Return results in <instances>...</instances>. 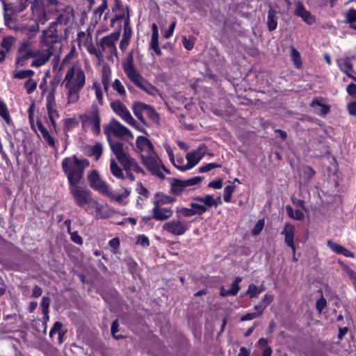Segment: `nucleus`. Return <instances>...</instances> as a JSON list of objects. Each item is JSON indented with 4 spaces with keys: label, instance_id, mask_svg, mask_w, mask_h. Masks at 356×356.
<instances>
[{
    "label": "nucleus",
    "instance_id": "nucleus-44",
    "mask_svg": "<svg viewBox=\"0 0 356 356\" xmlns=\"http://www.w3.org/2000/svg\"><path fill=\"white\" fill-rule=\"evenodd\" d=\"M38 86L37 82L32 79H29L25 83H24V88L26 89V91L27 94H31L33 92V91L36 89Z\"/></svg>",
    "mask_w": 356,
    "mask_h": 356
},
{
    "label": "nucleus",
    "instance_id": "nucleus-31",
    "mask_svg": "<svg viewBox=\"0 0 356 356\" xmlns=\"http://www.w3.org/2000/svg\"><path fill=\"white\" fill-rule=\"evenodd\" d=\"M113 4L112 10L115 13V19H121L124 17L125 10L120 0H112Z\"/></svg>",
    "mask_w": 356,
    "mask_h": 356
},
{
    "label": "nucleus",
    "instance_id": "nucleus-30",
    "mask_svg": "<svg viewBox=\"0 0 356 356\" xmlns=\"http://www.w3.org/2000/svg\"><path fill=\"white\" fill-rule=\"evenodd\" d=\"M277 12L274 9L270 8L268 11L266 22L268 29L270 31H273L277 29Z\"/></svg>",
    "mask_w": 356,
    "mask_h": 356
},
{
    "label": "nucleus",
    "instance_id": "nucleus-14",
    "mask_svg": "<svg viewBox=\"0 0 356 356\" xmlns=\"http://www.w3.org/2000/svg\"><path fill=\"white\" fill-rule=\"evenodd\" d=\"M170 193L176 195H179L183 193L186 187L200 184L202 181V177L197 176L186 180L172 178L170 179Z\"/></svg>",
    "mask_w": 356,
    "mask_h": 356
},
{
    "label": "nucleus",
    "instance_id": "nucleus-5",
    "mask_svg": "<svg viewBox=\"0 0 356 356\" xmlns=\"http://www.w3.org/2000/svg\"><path fill=\"white\" fill-rule=\"evenodd\" d=\"M109 145L112 152L115 154L117 160L125 171L133 170L143 175H145V171L139 165L136 160L124 149L122 143L109 140Z\"/></svg>",
    "mask_w": 356,
    "mask_h": 356
},
{
    "label": "nucleus",
    "instance_id": "nucleus-9",
    "mask_svg": "<svg viewBox=\"0 0 356 356\" xmlns=\"http://www.w3.org/2000/svg\"><path fill=\"white\" fill-rule=\"evenodd\" d=\"M80 118L83 126L90 127L95 134H99L101 119L99 108L96 104H92L90 109L81 115Z\"/></svg>",
    "mask_w": 356,
    "mask_h": 356
},
{
    "label": "nucleus",
    "instance_id": "nucleus-32",
    "mask_svg": "<svg viewBox=\"0 0 356 356\" xmlns=\"http://www.w3.org/2000/svg\"><path fill=\"white\" fill-rule=\"evenodd\" d=\"M82 38H86V41L84 42V45L86 47L87 51L91 54L96 53L97 49L91 42L92 38L90 34H86L85 32L81 31L78 34L79 41L81 40Z\"/></svg>",
    "mask_w": 356,
    "mask_h": 356
},
{
    "label": "nucleus",
    "instance_id": "nucleus-26",
    "mask_svg": "<svg viewBox=\"0 0 356 356\" xmlns=\"http://www.w3.org/2000/svg\"><path fill=\"white\" fill-rule=\"evenodd\" d=\"M4 11H10L11 14H17L22 12L29 5V0H19V5L3 3Z\"/></svg>",
    "mask_w": 356,
    "mask_h": 356
},
{
    "label": "nucleus",
    "instance_id": "nucleus-47",
    "mask_svg": "<svg viewBox=\"0 0 356 356\" xmlns=\"http://www.w3.org/2000/svg\"><path fill=\"white\" fill-rule=\"evenodd\" d=\"M61 327H62V324L60 322H56L49 332V336L51 337H53L54 334H55L56 333H58L60 343H62V339H61L62 334L60 332Z\"/></svg>",
    "mask_w": 356,
    "mask_h": 356
},
{
    "label": "nucleus",
    "instance_id": "nucleus-10",
    "mask_svg": "<svg viewBox=\"0 0 356 356\" xmlns=\"http://www.w3.org/2000/svg\"><path fill=\"white\" fill-rule=\"evenodd\" d=\"M132 110L136 118L144 124H146L143 114L147 115L155 124H159L160 117L159 113L151 106L138 102L133 104Z\"/></svg>",
    "mask_w": 356,
    "mask_h": 356
},
{
    "label": "nucleus",
    "instance_id": "nucleus-15",
    "mask_svg": "<svg viewBox=\"0 0 356 356\" xmlns=\"http://www.w3.org/2000/svg\"><path fill=\"white\" fill-rule=\"evenodd\" d=\"M104 131L107 136L108 142L109 140H111L110 138L111 134H113L115 136L121 138H124L127 136H130L133 138L131 131L116 120H111L108 125L105 126Z\"/></svg>",
    "mask_w": 356,
    "mask_h": 356
},
{
    "label": "nucleus",
    "instance_id": "nucleus-50",
    "mask_svg": "<svg viewBox=\"0 0 356 356\" xmlns=\"http://www.w3.org/2000/svg\"><path fill=\"white\" fill-rule=\"evenodd\" d=\"M44 139L47 141L48 145L51 147L55 146V141L54 138L49 134V131L47 129L44 130H42V132H40Z\"/></svg>",
    "mask_w": 356,
    "mask_h": 356
},
{
    "label": "nucleus",
    "instance_id": "nucleus-7",
    "mask_svg": "<svg viewBox=\"0 0 356 356\" xmlns=\"http://www.w3.org/2000/svg\"><path fill=\"white\" fill-rule=\"evenodd\" d=\"M69 189L75 204L78 207H84L88 205L97 211H101L104 209L102 204L92 198L90 191L81 186L79 183L69 184Z\"/></svg>",
    "mask_w": 356,
    "mask_h": 356
},
{
    "label": "nucleus",
    "instance_id": "nucleus-11",
    "mask_svg": "<svg viewBox=\"0 0 356 356\" xmlns=\"http://www.w3.org/2000/svg\"><path fill=\"white\" fill-rule=\"evenodd\" d=\"M141 161L152 175L162 179L165 178L164 175L161 170V161L156 152L149 154H141Z\"/></svg>",
    "mask_w": 356,
    "mask_h": 356
},
{
    "label": "nucleus",
    "instance_id": "nucleus-54",
    "mask_svg": "<svg viewBox=\"0 0 356 356\" xmlns=\"http://www.w3.org/2000/svg\"><path fill=\"white\" fill-rule=\"evenodd\" d=\"M264 226V220H259L252 230V235H258L263 229Z\"/></svg>",
    "mask_w": 356,
    "mask_h": 356
},
{
    "label": "nucleus",
    "instance_id": "nucleus-22",
    "mask_svg": "<svg viewBox=\"0 0 356 356\" xmlns=\"http://www.w3.org/2000/svg\"><path fill=\"white\" fill-rule=\"evenodd\" d=\"M355 56L346 57L341 60H338V66L339 69L345 73L348 77L356 81V77L352 74L354 72L353 65L351 63V59H354Z\"/></svg>",
    "mask_w": 356,
    "mask_h": 356
},
{
    "label": "nucleus",
    "instance_id": "nucleus-58",
    "mask_svg": "<svg viewBox=\"0 0 356 356\" xmlns=\"http://www.w3.org/2000/svg\"><path fill=\"white\" fill-rule=\"evenodd\" d=\"M346 90L348 94L356 100V85L353 83L348 84Z\"/></svg>",
    "mask_w": 356,
    "mask_h": 356
},
{
    "label": "nucleus",
    "instance_id": "nucleus-2",
    "mask_svg": "<svg viewBox=\"0 0 356 356\" xmlns=\"http://www.w3.org/2000/svg\"><path fill=\"white\" fill-rule=\"evenodd\" d=\"M86 81V75L83 68L79 65L70 66L64 76L62 84L65 88L67 104H74L80 99V92Z\"/></svg>",
    "mask_w": 356,
    "mask_h": 356
},
{
    "label": "nucleus",
    "instance_id": "nucleus-38",
    "mask_svg": "<svg viewBox=\"0 0 356 356\" xmlns=\"http://www.w3.org/2000/svg\"><path fill=\"white\" fill-rule=\"evenodd\" d=\"M265 290V288L263 285H260L257 286L254 284L249 285V287L247 290V293L250 296V298H254L257 296L259 293H262Z\"/></svg>",
    "mask_w": 356,
    "mask_h": 356
},
{
    "label": "nucleus",
    "instance_id": "nucleus-61",
    "mask_svg": "<svg viewBox=\"0 0 356 356\" xmlns=\"http://www.w3.org/2000/svg\"><path fill=\"white\" fill-rule=\"evenodd\" d=\"M347 110L350 115L356 117V102H351L347 105Z\"/></svg>",
    "mask_w": 356,
    "mask_h": 356
},
{
    "label": "nucleus",
    "instance_id": "nucleus-53",
    "mask_svg": "<svg viewBox=\"0 0 356 356\" xmlns=\"http://www.w3.org/2000/svg\"><path fill=\"white\" fill-rule=\"evenodd\" d=\"M109 247L111 248V252L113 253H116L117 250L120 246V239L118 237H115L109 241L108 242Z\"/></svg>",
    "mask_w": 356,
    "mask_h": 356
},
{
    "label": "nucleus",
    "instance_id": "nucleus-59",
    "mask_svg": "<svg viewBox=\"0 0 356 356\" xmlns=\"http://www.w3.org/2000/svg\"><path fill=\"white\" fill-rule=\"evenodd\" d=\"M49 298L47 297H43L41 302L42 313H47V312H49Z\"/></svg>",
    "mask_w": 356,
    "mask_h": 356
},
{
    "label": "nucleus",
    "instance_id": "nucleus-43",
    "mask_svg": "<svg viewBox=\"0 0 356 356\" xmlns=\"http://www.w3.org/2000/svg\"><path fill=\"white\" fill-rule=\"evenodd\" d=\"M0 115L6 122V123L9 124L10 122L11 119L7 106L2 101H0Z\"/></svg>",
    "mask_w": 356,
    "mask_h": 356
},
{
    "label": "nucleus",
    "instance_id": "nucleus-35",
    "mask_svg": "<svg viewBox=\"0 0 356 356\" xmlns=\"http://www.w3.org/2000/svg\"><path fill=\"white\" fill-rule=\"evenodd\" d=\"M34 75L32 70H23L16 71L13 74V78L19 79H31Z\"/></svg>",
    "mask_w": 356,
    "mask_h": 356
},
{
    "label": "nucleus",
    "instance_id": "nucleus-64",
    "mask_svg": "<svg viewBox=\"0 0 356 356\" xmlns=\"http://www.w3.org/2000/svg\"><path fill=\"white\" fill-rule=\"evenodd\" d=\"M273 300V296L271 294L266 293L262 300L261 304L266 307Z\"/></svg>",
    "mask_w": 356,
    "mask_h": 356
},
{
    "label": "nucleus",
    "instance_id": "nucleus-56",
    "mask_svg": "<svg viewBox=\"0 0 356 356\" xmlns=\"http://www.w3.org/2000/svg\"><path fill=\"white\" fill-rule=\"evenodd\" d=\"M182 43L187 50H191L194 47L195 41L193 38L187 39L186 37H183Z\"/></svg>",
    "mask_w": 356,
    "mask_h": 356
},
{
    "label": "nucleus",
    "instance_id": "nucleus-4",
    "mask_svg": "<svg viewBox=\"0 0 356 356\" xmlns=\"http://www.w3.org/2000/svg\"><path fill=\"white\" fill-rule=\"evenodd\" d=\"M88 180L90 186L99 193L109 197L118 203H122L131 194V189L124 188L121 194H116L111 191L106 183L101 179L96 170H92L88 174Z\"/></svg>",
    "mask_w": 356,
    "mask_h": 356
},
{
    "label": "nucleus",
    "instance_id": "nucleus-12",
    "mask_svg": "<svg viewBox=\"0 0 356 356\" xmlns=\"http://www.w3.org/2000/svg\"><path fill=\"white\" fill-rule=\"evenodd\" d=\"M206 147L204 145H200L198 148L186 154V159L187 163L186 165L175 164V167L184 172L193 168L195 166L205 155Z\"/></svg>",
    "mask_w": 356,
    "mask_h": 356
},
{
    "label": "nucleus",
    "instance_id": "nucleus-63",
    "mask_svg": "<svg viewBox=\"0 0 356 356\" xmlns=\"http://www.w3.org/2000/svg\"><path fill=\"white\" fill-rule=\"evenodd\" d=\"M5 12H6V13L4 14V20H5L6 25L9 29L15 30V28H16V26H12L13 19H12L11 16L9 14H8L6 11H5Z\"/></svg>",
    "mask_w": 356,
    "mask_h": 356
},
{
    "label": "nucleus",
    "instance_id": "nucleus-51",
    "mask_svg": "<svg viewBox=\"0 0 356 356\" xmlns=\"http://www.w3.org/2000/svg\"><path fill=\"white\" fill-rule=\"evenodd\" d=\"M346 21L349 24L356 22V10L351 8L346 14Z\"/></svg>",
    "mask_w": 356,
    "mask_h": 356
},
{
    "label": "nucleus",
    "instance_id": "nucleus-48",
    "mask_svg": "<svg viewBox=\"0 0 356 356\" xmlns=\"http://www.w3.org/2000/svg\"><path fill=\"white\" fill-rule=\"evenodd\" d=\"M220 167H221L220 164H218L216 163H207L204 165L201 166L198 170H199V172H200V173H204V172H207L213 169L220 168Z\"/></svg>",
    "mask_w": 356,
    "mask_h": 356
},
{
    "label": "nucleus",
    "instance_id": "nucleus-46",
    "mask_svg": "<svg viewBox=\"0 0 356 356\" xmlns=\"http://www.w3.org/2000/svg\"><path fill=\"white\" fill-rule=\"evenodd\" d=\"M234 191L235 186L233 185H228L224 188V200L226 202H229L231 201L232 195Z\"/></svg>",
    "mask_w": 356,
    "mask_h": 356
},
{
    "label": "nucleus",
    "instance_id": "nucleus-29",
    "mask_svg": "<svg viewBox=\"0 0 356 356\" xmlns=\"http://www.w3.org/2000/svg\"><path fill=\"white\" fill-rule=\"evenodd\" d=\"M327 245L329 247L330 250H332L335 253L343 254L346 257L353 256V253L350 251H349L342 245L334 242H332L330 240L327 241Z\"/></svg>",
    "mask_w": 356,
    "mask_h": 356
},
{
    "label": "nucleus",
    "instance_id": "nucleus-39",
    "mask_svg": "<svg viewBox=\"0 0 356 356\" xmlns=\"http://www.w3.org/2000/svg\"><path fill=\"white\" fill-rule=\"evenodd\" d=\"M176 213H177V217H178V218H181V216H182L184 217H191V216L195 215V211H193L192 207H191V208L177 207L176 209Z\"/></svg>",
    "mask_w": 356,
    "mask_h": 356
},
{
    "label": "nucleus",
    "instance_id": "nucleus-62",
    "mask_svg": "<svg viewBox=\"0 0 356 356\" xmlns=\"http://www.w3.org/2000/svg\"><path fill=\"white\" fill-rule=\"evenodd\" d=\"M303 173L308 179H310L314 175L315 172L310 166H305L303 168Z\"/></svg>",
    "mask_w": 356,
    "mask_h": 356
},
{
    "label": "nucleus",
    "instance_id": "nucleus-55",
    "mask_svg": "<svg viewBox=\"0 0 356 356\" xmlns=\"http://www.w3.org/2000/svg\"><path fill=\"white\" fill-rule=\"evenodd\" d=\"M118 331H119V324L117 321H115L113 322V323L111 325V333H112L113 337L116 339H119L122 338L121 335L118 334Z\"/></svg>",
    "mask_w": 356,
    "mask_h": 356
},
{
    "label": "nucleus",
    "instance_id": "nucleus-42",
    "mask_svg": "<svg viewBox=\"0 0 356 356\" xmlns=\"http://www.w3.org/2000/svg\"><path fill=\"white\" fill-rule=\"evenodd\" d=\"M15 41V38L13 36L4 37L1 41V46L8 52L12 48Z\"/></svg>",
    "mask_w": 356,
    "mask_h": 356
},
{
    "label": "nucleus",
    "instance_id": "nucleus-17",
    "mask_svg": "<svg viewBox=\"0 0 356 356\" xmlns=\"http://www.w3.org/2000/svg\"><path fill=\"white\" fill-rule=\"evenodd\" d=\"M46 107L50 124L52 126V127L56 130V120L59 118V114L56 109L55 97L52 92L49 93V95L46 97Z\"/></svg>",
    "mask_w": 356,
    "mask_h": 356
},
{
    "label": "nucleus",
    "instance_id": "nucleus-27",
    "mask_svg": "<svg viewBox=\"0 0 356 356\" xmlns=\"http://www.w3.org/2000/svg\"><path fill=\"white\" fill-rule=\"evenodd\" d=\"M175 198L164 195L163 193H157L154 195L153 204L155 206H163L168 204H172L175 202Z\"/></svg>",
    "mask_w": 356,
    "mask_h": 356
},
{
    "label": "nucleus",
    "instance_id": "nucleus-45",
    "mask_svg": "<svg viewBox=\"0 0 356 356\" xmlns=\"http://www.w3.org/2000/svg\"><path fill=\"white\" fill-rule=\"evenodd\" d=\"M92 88L95 90V97L99 104L102 105L104 103L103 100V92L101 86L99 83L95 82L92 84Z\"/></svg>",
    "mask_w": 356,
    "mask_h": 356
},
{
    "label": "nucleus",
    "instance_id": "nucleus-36",
    "mask_svg": "<svg viewBox=\"0 0 356 356\" xmlns=\"http://www.w3.org/2000/svg\"><path fill=\"white\" fill-rule=\"evenodd\" d=\"M286 211L289 216L293 219L300 220L304 218V213L302 211L297 209L296 211H293V209L291 206L286 205Z\"/></svg>",
    "mask_w": 356,
    "mask_h": 356
},
{
    "label": "nucleus",
    "instance_id": "nucleus-19",
    "mask_svg": "<svg viewBox=\"0 0 356 356\" xmlns=\"http://www.w3.org/2000/svg\"><path fill=\"white\" fill-rule=\"evenodd\" d=\"M152 218L159 221H164L172 216L173 211L170 207L154 205L152 209Z\"/></svg>",
    "mask_w": 356,
    "mask_h": 356
},
{
    "label": "nucleus",
    "instance_id": "nucleus-23",
    "mask_svg": "<svg viewBox=\"0 0 356 356\" xmlns=\"http://www.w3.org/2000/svg\"><path fill=\"white\" fill-rule=\"evenodd\" d=\"M136 146L140 150L141 154H149L155 152L154 150L153 144L151 141L145 136H140L137 138Z\"/></svg>",
    "mask_w": 356,
    "mask_h": 356
},
{
    "label": "nucleus",
    "instance_id": "nucleus-1",
    "mask_svg": "<svg viewBox=\"0 0 356 356\" xmlns=\"http://www.w3.org/2000/svg\"><path fill=\"white\" fill-rule=\"evenodd\" d=\"M56 42L57 36L52 33H44V39L38 49H33L32 40L23 41L18 48L19 55L16 59V63L23 66L28 59L33 58L31 67H40L45 65L54 54V44Z\"/></svg>",
    "mask_w": 356,
    "mask_h": 356
},
{
    "label": "nucleus",
    "instance_id": "nucleus-6",
    "mask_svg": "<svg viewBox=\"0 0 356 356\" xmlns=\"http://www.w3.org/2000/svg\"><path fill=\"white\" fill-rule=\"evenodd\" d=\"M122 66L126 76L135 86L149 95L154 94L155 88L141 76L135 67L132 54L127 56Z\"/></svg>",
    "mask_w": 356,
    "mask_h": 356
},
{
    "label": "nucleus",
    "instance_id": "nucleus-28",
    "mask_svg": "<svg viewBox=\"0 0 356 356\" xmlns=\"http://www.w3.org/2000/svg\"><path fill=\"white\" fill-rule=\"evenodd\" d=\"M242 279L240 277H237L235 278L234 281L232 284L231 289L227 290L225 287H222L220 289V295L222 296H235L237 294L238 291L240 289L239 283L241 282Z\"/></svg>",
    "mask_w": 356,
    "mask_h": 356
},
{
    "label": "nucleus",
    "instance_id": "nucleus-34",
    "mask_svg": "<svg viewBox=\"0 0 356 356\" xmlns=\"http://www.w3.org/2000/svg\"><path fill=\"white\" fill-rule=\"evenodd\" d=\"M111 86L113 88V90L118 92L120 97L123 98L126 96V90L120 80H119L118 79H115L112 83Z\"/></svg>",
    "mask_w": 356,
    "mask_h": 356
},
{
    "label": "nucleus",
    "instance_id": "nucleus-18",
    "mask_svg": "<svg viewBox=\"0 0 356 356\" xmlns=\"http://www.w3.org/2000/svg\"><path fill=\"white\" fill-rule=\"evenodd\" d=\"M294 14L309 25H312L316 22V17L305 8L300 1H297L295 3Z\"/></svg>",
    "mask_w": 356,
    "mask_h": 356
},
{
    "label": "nucleus",
    "instance_id": "nucleus-21",
    "mask_svg": "<svg viewBox=\"0 0 356 356\" xmlns=\"http://www.w3.org/2000/svg\"><path fill=\"white\" fill-rule=\"evenodd\" d=\"M132 35V30L129 25V12L127 11V17L124 23L122 38L120 43V48L122 51H125L127 48L130 39Z\"/></svg>",
    "mask_w": 356,
    "mask_h": 356
},
{
    "label": "nucleus",
    "instance_id": "nucleus-24",
    "mask_svg": "<svg viewBox=\"0 0 356 356\" xmlns=\"http://www.w3.org/2000/svg\"><path fill=\"white\" fill-rule=\"evenodd\" d=\"M15 31L21 32L24 34L29 39L27 40H31L33 38H34L36 34L39 31V26L38 24H32V25H22L18 26L15 28Z\"/></svg>",
    "mask_w": 356,
    "mask_h": 356
},
{
    "label": "nucleus",
    "instance_id": "nucleus-60",
    "mask_svg": "<svg viewBox=\"0 0 356 356\" xmlns=\"http://www.w3.org/2000/svg\"><path fill=\"white\" fill-rule=\"evenodd\" d=\"M208 186L215 189H220L222 186V180L221 179H218L211 181L209 183Z\"/></svg>",
    "mask_w": 356,
    "mask_h": 356
},
{
    "label": "nucleus",
    "instance_id": "nucleus-57",
    "mask_svg": "<svg viewBox=\"0 0 356 356\" xmlns=\"http://www.w3.org/2000/svg\"><path fill=\"white\" fill-rule=\"evenodd\" d=\"M70 238L76 244L81 245L83 243L82 237L78 234L77 232H70Z\"/></svg>",
    "mask_w": 356,
    "mask_h": 356
},
{
    "label": "nucleus",
    "instance_id": "nucleus-40",
    "mask_svg": "<svg viewBox=\"0 0 356 356\" xmlns=\"http://www.w3.org/2000/svg\"><path fill=\"white\" fill-rule=\"evenodd\" d=\"M149 49L154 50L155 54L158 56L161 55V50L159 44V35H152L149 42Z\"/></svg>",
    "mask_w": 356,
    "mask_h": 356
},
{
    "label": "nucleus",
    "instance_id": "nucleus-52",
    "mask_svg": "<svg viewBox=\"0 0 356 356\" xmlns=\"http://www.w3.org/2000/svg\"><path fill=\"white\" fill-rule=\"evenodd\" d=\"M291 57L296 66L300 67L301 65L300 56L299 52L294 47H291Z\"/></svg>",
    "mask_w": 356,
    "mask_h": 356
},
{
    "label": "nucleus",
    "instance_id": "nucleus-49",
    "mask_svg": "<svg viewBox=\"0 0 356 356\" xmlns=\"http://www.w3.org/2000/svg\"><path fill=\"white\" fill-rule=\"evenodd\" d=\"M136 192L139 195L143 196L145 198L149 197V192L147 190V188L146 187H145L141 182H138L137 183V186H136Z\"/></svg>",
    "mask_w": 356,
    "mask_h": 356
},
{
    "label": "nucleus",
    "instance_id": "nucleus-8",
    "mask_svg": "<svg viewBox=\"0 0 356 356\" xmlns=\"http://www.w3.org/2000/svg\"><path fill=\"white\" fill-rule=\"evenodd\" d=\"M193 200L198 202H191L190 206L195 211V214L198 215L205 213L211 207L216 208L222 203L220 196L215 198L212 195H206L204 197L196 196L193 197Z\"/></svg>",
    "mask_w": 356,
    "mask_h": 356
},
{
    "label": "nucleus",
    "instance_id": "nucleus-41",
    "mask_svg": "<svg viewBox=\"0 0 356 356\" xmlns=\"http://www.w3.org/2000/svg\"><path fill=\"white\" fill-rule=\"evenodd\" d=\"M110 76H111V71L107 70L106 69H104L102 70V82L104 90L106 92H108L109 86H110Z\"/></svg>",
    "mask_w": 356,
    "mask_h": 356
},
{
    "label": "nucleus",
    "instance_id": "nucleus-37",
    "mask_svg": "<svg viewBox=\"0 0 356 356\" xmlns=\"http://www.w3.org/2000/svg\"><path fill=\"white\" fill-rule=\"evenodd\" d=\"M103 152V146L101 143H97L95 145L90 147V155L94 156L96 160H98Z\"/></svg>",
    "mask_w": 356,
    "mask_h": 356
},
{
    "label": "nucleus",
    "instance_id": "nucleus-3",
    "mask_svg": "<svg viewBox=\"0 0 356 356\" xmlns=\"http://www.w3.org/2000/svg\"><path fill=\"white\" fill-rule=\"evenodd\" d=\"M88 165L87 159H79L76 156L65 158L62 161V169L69 184L79 183L83 179L84 170Z\"/></svg>",
    "mask_w": 356,
    "mask_h": 356
},
{
    "label": "nucleus",
    "instance_id": "nucleus-13",
    "mask_svg": "<svg viewBox=\"0 0 356 356\" xmlns=\"http://www.w3.org/2000/svg\"><path fill=\"white\" fill-rule=\"evenodd\" d=\"M162 229L175 236H181L189 229V223L177 217V219L165 222L162 225Z\"/></svg>",
    "mask_w": 356,
    "mask_h": 356
},
{
    "label": "nucleus",
    "instance_id": "nucleus-16",
    "mask_svg": "<svg viewBox=\"0 0 356 356\" xmlns=\"http://www.w3.org/2000/svg\"><path fill=\"white\" fill-rule=\"evenodd\" d=\"M111 107L113 112L119 115L126 123L139 129L137 122L131 116L130 112L124 104L120 101H115L111 103Z\"/></svg>",
    "mask_w": 356,
    "mask_h": 356
},
{
    "label": "nucleus",
    "instance_id": "nucleus-25",
    "mask_svg": "<svg viewBox=\"0 0 356 356\" xmlns=\"http://www.w3.org/2000/svg\"><path fill=\"white\" fill-rule=\"evenodd\" d=\"M294 226L290 223L285 225L284 230L282 232V234L284 235L285 243L294 251L295 245L293 242L294 238Z\"/></svg>",
    "mask_w": 356,
    "mask_h": 356
},
{
    "label": "nucleus",
    "instance_id": "nucleus-20",
    "mask_svg": "<svg viewBox=\"0 0 356 356\" xmlns=\"http://www.w3.org/2000/svg\"><path fill=\"white\" fill-rule=\"evenodd\" d=\"M120 35V33L118 31L103 37L100 40V46L102 50L104 51L108 49L111 53L116 51L115 42L119 39Z\"/></svg>",
    "mask_w": 356,
    "mask_h": 356
},
{
    "label": "nucleus",
    "instance_id": "nucleus-33",
    "mask_svg": "<svg viewBox=\"0 0 356 356\" xmlns=\"http://www.w3.org/2000/svg\"><path fill=\"white\" fill-rule=\"evenodd\" d=\"M110 170L111 174L119 179L125 178L122 168L118 165L114 159L110 161Z\"/></svg>",
    "mask_w": 356,
    "mask_h": 356
}]
</instances>
